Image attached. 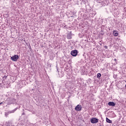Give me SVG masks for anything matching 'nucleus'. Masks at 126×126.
I'll use <instances>...</instances> for the list:
<instances>
[{
  "mask_svg": "<svg viewBox=\"0 0 126 126\" xmlns=\"http://www.w3.org/2000/svg\"><path fill=\"white\" fill-rule=\"evenodd\" d=\"M82 109V107L81 105L78 104L75 107V110L76 111H80Z\"/></svg>",
  "mask_w": 126,
  "mask_h": 126,
  "instance_id": "obj_4",
  "label": "nucleus"
},
{
  "mask_svg": "<svg viewBox=\"0 0 126 126\" xmlns=\"http://www.w3.org/2000/svg\"><path fill=\"white\" fill-rule=\"evenodd\" d=\"M108 105L109 106H111V107H115V106H116V103H115V102H108Z\"/></svg>",
  "mask_w": 126,
  "mask_h": 126,
  "instance_id": "obj_7",
  "label": "nucleus"
},
{
  "mask_svg": "<svg viewBox=\"0 0 126 126\" xmlns=\"http://www.w3.org/2000/svg\"><path fill=\"white\" fill-rule=\"evenodd\" d=\"M104 48H105V49H108V46H107L105 45V46H104Z\"/></svg>",
  "mask_w": 126,
  "mask_h": 126,
  "instance_id": "obj_14",
  "label": "nucleus"
},
{
  "mask_svg": "<svg viewBox=\"0 0 126 126\" xmlns=\"http://www.w3.org/2000/svg\"><path fill=\"white\" fill-rule=\"evenodd\" d=\"M100 35H104V33L101 32V33H100Z\"/></svg>",
  "mask_w": 126,
  "mask_h": 126,
  "instance_id": "obj_15",
  "label": "nucleus"
},
{
  "mask_svg": "<svg viewBox=\"0 0 126 126\" xmlns=\"http://www.w3.org/2000/svg\"><path fill=\"white\" fill-rule=\"evenodd\" d=\"M58 74H59V75H60V72H58Z\"/></svg>",
  "mask_w": 126,
  "mask_h": 126,
  "instance_id": "obj_18",
  "label": "nucleus"
},
{
  "mask_svg": "<svg viewBox=\"0 0 126 126\" xmlns=\"http://www.w3.org/2000/svg\"><path fill=\"white\" fill-rule=\"evenodd\" d=\"M61 76L62 77V76H63V75H61Z\"/></svg>",
  "mask_w": 126,
  "mask_h": 126,
  "instance_id": "obj_17",
  "label": "nucleus"
},
{
  "mask_svg": "<svg viewBox=\"0 0 126 126\" xmlns=\"http://www.w3.org/2000/svg\"><path fill=\"white\" fill-rule=\"evenodd\" d=\"M78 52L76 50H73L71 52V55L73 57H76Z\"/></svg>",
  "mask_w": 126,
  "mask_h": 126,
  "instance_id": "obj_3",
  "label": "nucleus"
},
{
  "mask_svg": "<svg viewBox=\"0 0 126 126\" xmlns=\"http://www.w3.org/2000/svg\"><path fill=\"white\" fill-rule=\"evenodd\" d=\"M113 35L114 36H117L119 35V33H118V31H113Z\"/></svg>",
  "mask_w": 126,
  "mask_h": 126,
  "instance_id": "obj_8",
  "label": "nucleus"
},
{
  "mask_svg": "<svg viewBox=\"0 0 126 126\" xmlns=\"http://www.w3.org/2000/svg\"><path fill=\"white\" fill-rule=\"evenodd\" d=\"M7 77V76H4L3 77V79H6Z\"/></svg>",
  "mask_w": 126,
  "mask_h": 126,
  "instance_id": "obj_13",
  "label": "nucleus"
},
{
  "mask_svg": "<svg viewBox=\"0 0 126 126\" xmlns=\"http://www.w3.org/2000/svg\"><path fill=\"white\" fill-rule=\"evenodd\" d=\"M3 126H10V122H6L3 125Z\"/></svg>",
  "mask_w": 126,
  "mask_h": 126,
  "instance_id": "obj_9",
  "label": "nucleus"
},
{
  "mask_svg": "<svg viewBox=\"0 0 126 126\" xmlns=\"http://www.w3.org/2000/svg\"><path fill=\"white\" fill-rule=\"evenodd\" d=\"M14 102H15V99L10 98L9 101L8 102V105H11V104H14Z\"/></svg>",
  "mask_w": 126,
  "mask_h": 126,
  "instance_id": "obj_5",
  "label": "nucleus"
},
{
  "mask_svg": "<svg viewBox=\"0 0 126 126\" xmlns=\"http://www.w3.org/2000/svg\"><path fill=\"white\" fill-rule=\"evenodd\" d=\"M98 122H99V119L96 118H93L91 119V123H92V124H97Z\"/></svg>",
  "mask_w": 126,
  "mask_h": 126,
  "instance_id": "obj_2",
  "label": "nucleus"
},
{
  "mask_svg": "<svg viewBox=\"0 0 126 126\" xmlns=\"http://www.w3.org/2000/svg\"><path fill=\"white\" fill-rule=\"evenodd\" d=\"M18 59H19V56H18V55H15L11 57V61H13V62H17Z\"/></svg>",
  "mask_w": 126,
  "mask_h": 126,
  "instance_id": "obj_1",
  "label": "nucleus"
},
{
  "mask_svg": "<svg viewBox=\"0 0 126 126\" xmlns=\"http://www.w3.org/2000/svg\"><path fill=\"white\" fill-rule=\"evenodd\" d=\"M1 104H2V102L0 103V105H1Z\"/></svg>",
  "mask_w": 126,
  "mask_h": 126,
  "instance_id": "obj_16",
  "label": "nucleus"
},
{
  "mask_svg": "<svg viewBox=\"0 0 126 126\" xmlns=\"http://www.w3.org/2000/svg\"><path fill=\"white\" fill-rule=\"evenodd\" d=\"M72 33H71V32H70L67 34L66 38H67V39H68V40H70V39H71V38H72Z\"/></svg>",
  "mask_w": 126,
  "mask_h": 126,
  "instance_id": "obj_6",
  "label": "nucleus"
},
{
  "mask_svg": "<svg viewBox=\"0 0 126 126\" xmlns=\"http://www.w3.org/2000/svg\"><path fill=\"white\" fill-rule=\"evenodd\" d=\"M106 122L107 123H108V124H112V121H111L108 118H106Z\"/></svg>",
  "mask_w": 126,
  "mask_h": 126,
  "instance_id": "obj_11",
  "label": "nucleus"
},
{
  "mask_svg": "<svg viewBox=\"0 0 126 126\" xmlns=\"http://www.w3.org/2000/svg\"><path fill=\"white\" fill-rule=\"evenodd\" d=\"M115 61H117V60L115 59Z\"/></svg>",
  "mask_w": 126,
  "mask_h": 126,
  "instance_id": "obj_19",
  "label": "nucleus"
},
{
  "mask_svg": "<svg viewBox=\"0 0 126 126\" xmlns=\"http://www.w3.org/2000/svg\"><path fill=\"white\" fill-rule=\"evenodd\" d=\"M16 110H17V108H15L14 110H11V111H9L8 112V114H11L12 113H14V112H15V111H16Z\"/></svg>",
  "mask_w": 126,
  "mask_h": 126,
  "instance_id": "obj_10",
  "label": "nucleus"
},
{
  "mask_svg": "<svg viewBox=\"0 0 126 126\" xmlns=\"http://www.w3.org/2000/svg\"><path fill=\"white\" fill-rule=\"evenodd\" d=\"M101 73H98L97 75V78H100V77H101Z\"/></svg>",
  "mask_w": 126,
  "mask_h": 126,
  "instance_id": "obj_12",
  "label": "nucleus"
}]
</instances>
